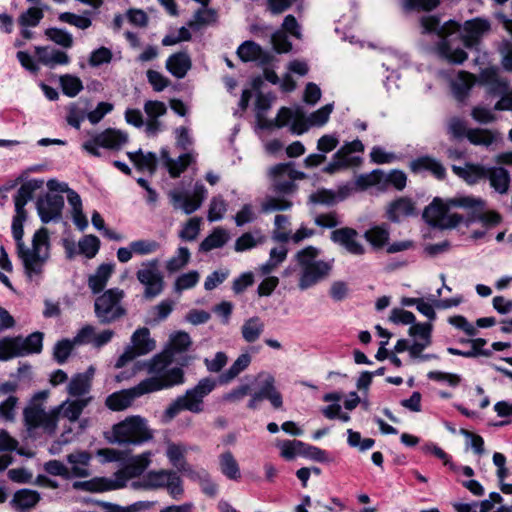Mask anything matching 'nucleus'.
Masks as SVG:
<instances>
[{
    "label": "nucleus",
    "mask_w": 512,
    "mask_h": 512,
    "mask_svg": "<svg viewBox=\"0 0 512 512\" xmlns=\"http://www.w3.org/2000/svg\"><path fill=\"white\" fill-rule=\"evenodd\" d=\"M421 25L424 33H436L440 38L438 52L441 57L453 64H461L467 59V53L461 48H454L449 37L454 33H460V37L467 48L475 47L481 38L490 30V22L483 18H474L464 22L461 26L454 20L440 24V20L434 16L423 17Z\"/></svg>",
    "instance_id": "obj_1"
},
{
    "label": "nucleus",
    "mask_w": 512,
    "mask_h": 512,
    "mask_svg": "<svg viewBox=\"0 0 512 512\" xmlns=\"http://www.w3.org/2000/svg\"><path fill=\"white\" fill-rule=\"evenodd\" d=\"M26 215L16 214L12 221V234L16 241L17 255L22 262L24 273L30 281L40 282L45 266L51 256V243L48 229H38L31 241V246L23 242V222Z\"/></svg>",
    "instance_id": "obj_2"
},
{
    "label": "nucleus",
    "mask_w": 512,
    "mask_h": 512,
    "mask_svg": "<svg viewBox=\"0 0 512 512\" xmlns=\"http://www.w3.org/2000/svg\"><path fill=\"white\" fill-rule=\"evenodd\" d=\"M486 202L481 197L472 195H457L447 200L434 198L424 209L423 219L432 227L439 229H452L464 221L458 213H450L451 208H462L469 211V215L478 210H484Z\"/></svg>",
    "instance_id": "obj_3"
},
{
    "label": "nucleus",
    "mask_w": 512,
    "mask_h": 512,
    "mask_svg": "<svg viewBox=\"0 0 512 512\" xmlns=\"http://www.w3.org/2000/svg\"><path fill=\"white\" fill-rule=\"evenodd\" d=\"M91 400L92 397L79 398L73 401L66 400L49 412L45 411L40 404H32L25 408L24 420L29 429L42 428L46 433L52 434L57 428L60 416L70 422H75Z\"/></svg>",
    "instance_id": "obj_4"
},
{
    "label": "nucleus",
    "mask_w": 512,
    "mask_h": 512,
    "mask_svg": "<svg viewBox=\"0 0 512 512\" xmlns=\"http://www.w3.org/2000/svg\"><path fill=\"white\" fill-rule=\"evenodd\" d=\"M185 382L182 368L173 367L163 378L149 377L142 380L137 386L114 392L106 399V405L113 411H121L128 408L132 402L144 394L171 388Z\"/></svg>",
    "instance_id": "obj_5"
},
{
    "label": "nucleus",
    "mask_w": 512,
    "mask_h": 512,
    "mask_svg": "<svg viewBox=\"0 0 512 512\" xmlns=\"http://www.w3.org/2000/svg\"><path fill=\"white\" fill-rule=\"evenodd\" d=\"M151 453L145 452L132 457L129 463L114 474L113 478H94L89 481L75 482V489L89 492H105L126 486L129 479L140 476L151 462Z\"/></svg>",
    "instance_id": "obj_6"
},
{
    "label": "nucleus",
    "mask_w": 512,
    "mask_h": 512,
    "mask_svg": "<svg viewBox=\"0 0 512 512\" xmlns=\"http://www.w3.org/2000/svg\"><path fill=\"white\" fill-rule=\"evenodd\" d=\"M320 250L307 246L295 254V260L301 268L298 287L307 290L327 278L332 270L333 261L317 260Z\"/></svg>",
    "instance_id": "obj_7"
},
{
    "label": "nucleus",
    "mask_w": 512,
    "mask_h": 512,
    "mask_svg": "<svg viewBox=\"0 0 512 512\" xmlns=\"http://www.w3.org/2000/svg\"><path fill=\"white\" fill-rule=\"evenodd\" d=\"M218 382L212 377H204L198 383L188 390L185 394L174 400L165 410V416L173 419L181 411L187 410L192 413H201L203 411V401L217 386Z\"/></svg>",
    "instance_id": "obj_8"
},
{
    "label": "nucleus",
    "mask_w": 512,
    "mask_h": 512,
    "mask_svg": "<svg viewBox=\"0 0 512 512\" xmlns=\"http://www.w3.org/2000/svg\"><path fill=\"white\" fill-rule=\"evenodd\" d=\"M132 487L145 490L165 488L175 500H179L184 494L183 481L173 470L149 471L138 481L132 482Z\"/></svg>",
    "instance_id": "obj_9"
},
{
    "label": "nucleus",
    "mask_w": 512,
    "mask_h": 512,
    "mask_svg": "<svg viewBox=\"0 0 512 512\" xmlns=\"http://www.w3.org/2000/svg\"><path fill=\"white\" fill-rule=\"evenodd\" d=\"M151 438L152 433L146 420L140 416H130L113 426L110 442L138 445Z\"/></svg>",
    "instance_id": "obj_10"
},
{
    "label": "nucleus",
    "mask_w": 512,
    "mask_h": 512,
    "mask_svg": "<svg viewBox=\"0 0 512 512\" xmlns=\"http://www.w3.org/2000/svg\"><path fill=\"white\" fill-rule=\"evenodd\" d=\"M124 291L119 288H111L98 296L94 302V312L101 324H110L126 314V309L121 301Z\"/></svg>",
    "instance_id": "obj_11"
},
{
    "label": "nucleus",
    "mask_w": 512,
    "mask_h": 512,
    "mask_svg": "<svg viewBox=\"0 0 512 512\" xmlns=\"http://www.w3.org/2000/svg\"><path fill=\"white\" fill-rule=\"evenodd\" d=\"M43 333L34 332L26 338H4L0 340V360L40 353L43 348Z\"/></svg>",
    "instance_id": "obj_12"
},
{
    "label": "nucleus",
    "mask_w": 512,
    "mask_h": 512,
    "mask_svg": "<svg viewBox=\"0 0 512 512\" xmlns=\"http://www.w3.org/2000/svg\"><path fill=\"white\" fill-rule=\"evenodd\" d=\"M274 191L281 194H292L297 190L296 180L307 178L304 172L294 168L293 162L279 163L268 169Z\"/></svg>",
    "instance_id": "obj_13"
},
{
    "label": "nucleus",
    "mask_w": 512,
    "mask_h": 512,
    "mask_svg": "<svg viewBox=\"0 0 512 512\" xmlns=\"http://www.w3.org/2000/svg\"><path fill=\"white\" fill-rule=\"evenodd\" d=\"M128 142V134L124 131L108 128L100 133L90 134V138L82 144L89 154L100 157V148L119 150Z\"/></svg>",
    "instance_id": "obj_14"
},
{
    "label": "nucleus",
    "mask_w": 512,
    "mask_h": 512,
    "mask_svg": "<svg viewBox=\"0 0 512 512\" xmlns=\"http://www.w3.org/2000/svg\"><path fill=\"white\" fill-rule=\"evenodd\" d=\"M256 380L258 381L259 387L256 391L251 393L247 407L251 410H256L260 402L268 400L275 409L281 408L283 399L281 393L275 386L274 376L268 372H261L258 374Z\"/></svg>",
    "instance_id": "obj_15"
},
{
    "label": "nucleus",
    "mask_w": 512,
    "mask_h": 512,
    "mask_svg": "<svg viewBox=\"0 0 512 512\" xmlns=\"http://www.w3.org/2000/svg\"><path fill=\"white\" fill-rule=\"evenodd\" d=\"M155 341L150 337L148 328H139L131 336V344L119 356L116 368H122L139 356L146 355L155 349Z\"/></svg>",
    "instance_id": "obj_16"
},
{
    "label": "nucleus",
    "mask_w": 512,
    "mask_h": 512,
    "mask_svg": "<svg viewBox=\"0 0 512 512\" xmlns=\"http://www.w3.org/2000/svg\"><path fill=\"white\" fill-rule=\"evenodd\" d=\"M137 280L144 285V297L155 298L160 295L164 288L163 276L158 270V260L152 259L141 264L136 273Z\"/></svg>",
    "instance_id": "obj_17"
},
{
    "label": "nucleus",
    "mask_w": 512,
    "mask_h": 512,
    "mask_svg": "<svg viewBox=\"0 0 512 512\" xmlns=\"http://www.w3.org/2000/svg\"><path fill=\"white\" fill-rule=\"evenodd\" d=\"M206 193L204 185L197 183L192 196L178 190L170 191L168 195L174 209L182 210L185 214L190 215L201 207Z\"/></svg>",
    "instance_id": "obj_18"
},
{
    "label": "nucleus",
    "mask_w": 512,
    "mask_h": 512,
    "mask_svg": "<svg viewBox=\"0 0 512 512\" xmlns=\"http://www.w3.org/2000/svg\"><path fill=\"white\" fill-rule=\"evenodd\" d=\"M330 239L351 255L362 256L365 254L366 249L358 240V232L353 228L342 227L335 229L331 232Z\"/></svg>",
    "instance_id": "obj_19"
},
{
    "label": "nucleus",
    "mask_w": 512,
    "mask_h": 512,
    "mask_svg": "<svg viewBox=\"0 0 512 512\" xmlns=\"http://www.w3.org/2000/svg\"><path fill=\"white\" fill-rule=\"evenodd\" d=\"M63 207L64 198L59 194L47 193L37 201V211L43 223L59 220Z\"/></svg>",
    "instance_id": "obj_20"
},
{
    "label": "nucleus",
    "mask_w": 512,
    "mask_h": 512,
    "mask_svg": "<svg viewBox=\"0 0 512 512\" xmlns=\"http://www.w3.org/2000/svg\"><path fill=\"white\" fill-rule=\"evenodd\" d=\"M35 54L38 62L50 69L70 63V57L66 52L51 46H35Z\"/></svg>",
    "instance_id": "obj_21"
},
{
    "label": "nucleus",
    "mask_w": 512,
    "mask_h": 512,
    "mask_svg": "<svg viewBox=\"0 0 512 512\" xmlns=\"http://www.w3.org/2000/svg\"><path fill=\"white\" fill-rule=\"evenodd\" d=\"M478 81L486 86L487 92L493 96L499 97L509 88L508 82L499 78L498 69L494 67L483 69Z\"/></svg>",
    "instance_id": "obj_22"
},
{
    "label": "nucleus",
    "mask_w": 512,
    "mask_h": 512,
    "mask_svg": "<svg viewBox=\"0 0 512 512\" xmlns=\"http://www.w3.org/2000/svg\"><path fill=\"white\" fill-rule=\"evenodd\" d=\"M364 145L359 139L343 144L335 153L334 156L344 164L345 169L356 167L360 164L361 158L355 156L354 153H362Z\"/></svg>",
    "instance_id": "obj_23"
},
{
    "label": "nucleus",
    "mask_w": 512,
    "mask_h": 512,
    "mask_svg": "<svg viewBox=\"0 0 512 512\" xmlns=\"http://www.w3.org/2000/svg\"><path fill=\"white\" fill-rule=\"evenodd\" d=\"M453 173L467 184L474 185L487 178L488 167L481 164L466 163L463 167L452 165Z\"/></svg>",
    "instance_id": "obj_24"
},
{
    "label": "nucleus",
    "mask_w": 512,
    "mask_h": 512,
    "mask_svg": "<svg viewBox=\"0 0 512 512\" xmlns=\"http://www.w3.org/2000/svg\"><path fill=\"white\" fill-rule=\"evenodd\" d=\"M409 168L413 173L429 171L437 179L442 180L446 176V169L440 161L431 156H421L409 163Z\"/></svg>",
    "instance_id": "obj_25"
},
{
    "label": "nucleus",
    "mask_w": 512,
    "mask_h": 512,
    "mask_svg": "<svg viewBox=\"0 0 512 512\" xmlns=\"http://www.w3.org/2000/svg\"><path fill=\"white\" fill-rule=\"evenodd\" d=\"M386 215L390 221L398 223L402 218L415 215V204L410 198L400 197L389 203Z\"/></svg>",
    "instance_id": "obj_26"
},
{
    "label": "nucleus",
    "mask_w": 512,
    "mask_h": 512,
    "mask_svg": "<svg viewBox=\"0 0 512 512\" xmlns=\"http://www.w3.org/2000/svg\"><path fill=\"white\" fill-rule=\"evenodd\" d=\"M239 58L244 62L259 61L261 64H268L272 56L263 51L260 45L253 41L243 42L237 49Z\"/></svg>",
    "instance_id": "obj_27"
},
{
    "label": "nucleus",
    "mask_w": 512,
    "mask_h": 512,
    "mask_svg": "<svg viewBox=\"0 0 512 512\" xmlns=\"http://www.w3.org/2000/svg\"><path fill=\"white\" fill-rule=\"evenodd\" d=\"M92 457L87 451H76L67 455V462L71 465V477L85 478L90 476L89 465Z\"/></svg>",
    "instance_id": "obj_28"
},
{
    "label": "nucleus",
    "mask_w": 512,
    "mask_h": 512,
    "mask_svg": "<svg viewBox=\"0 0 512 512\" xmlns=\"http://www.w3.org/2000/svg\"><path fill=\"white\" fill-rule=\"evenodd\" d=\"M191 66V58L186 52L175 53L166 60V69L178 79L184 78Z\"/></svg>",
    "instance_id": "obj_29"
},
{
    "label": "nucleus",
    "mask_w": 512,
    "mask_h": 512,
    "mask_svg": "<svg viewBox=\"0 0 512 512\" xmlns=\"http://www.w3.org/2000/svg\"><path fill=\"white\" fill-rule=\"evenodd\" d=\"M40 494L31 489H21L15 492L11 505L19 512H28L40 501Z\"/></svg>",
    "instance_id": "obj_30"
},
{
    "label": "nucleus",
    "mask_w": 512,
    "mask_h": 512,
    "mask_svg": "<svg viewBox=\"0 0 512 512\" xmlns=\"http://www.w3.org/2000/svg\"><path fill=\"white\" fill-rule=\"evenodd\" d=\"M219 470L224 477L231 481H239L241 479V470L238 461L233 453L229 450L224 451L218 457Z\"/></svg>",
    "instance_id": "obj_31"
},
{
    "label": "nucleus",
    "mask_w": 512,
    "mask_h": 512,
    "mask_svg": "<svg viewBox=\"0 0 512 512\" xmlns=\"http://www.w3.org/2000/svg\"><path fill=\"white\" fill-rule=\"evenodd\" d=\"M466 138L473 145L488 148L501 140V134L495 130L474 128L467 131Z\"/></svg>",
    "instance_id": "obj_32"
},
{
    "label": "nucleus",
    "mask_w": 512,
    "mask_h": 512,
    "mask_svg": "<svg viewBox=\"0 0 512 512\" xmlns=\"http://www.w3.org/2000/svg\"><path fill=\"white\" fill-rule=\"evenodd\" d=\"M114 270V264L103 263L88 278V287L94 294L100 293L107 285Z\"/></svg>",
    "instance_id": "obj_33"
},
{
    "label": "nucleus",
    "mask_w": 512,
    "mask_h": 512,
    "mask_svg": "<svg viewBox=\"0 0 512 512\" xmlns=\"http://www.w3.org/2000/svg\"><path fill=\"white\" fill-rule=\"evenodd\" d=\"M490 186L500 194H506L509 189L510 175L503 167H488L487 178Z\"/></svg>",
    "instance_id": "obj_34"
},
{
    "label": "nucleus",
    "mask_w": 512,
    "mask_h": 512,
    "mask_svg": "<svg viewBox=\"0 0 512 512\" xmlns=\"http://www.w3.org/2000/svg\"><path fill=\"white\" fill-rule=\"evenodd\" d=\"M475 82L476 79L473 74L465 71L459 72L457 77L451 83L454 97L458 101H463Z\"/></svg>",
    "instance_id": "obj_35"
},
{
    "label": "nucleus",
    "mask_w": 512,
    "mask_h": 512,
    "mask_svg": "<svg viewBox=\"0 0 512 512\" xmlns=\"http://www.w3.org/2000/svg\"><path fill=\"white\" fill-rule=\"evenodd\" d=\"M216 21V10L208 7H202L194 13L193 17L187 22V26L194 31H199L208 25L216 23Z\"/></svg>",
    "instance_id": "obj_36"
},
{
    "label": "nucleus",
    "mask_w": 512,
    "mask_h": 512,
    "mask_svg": "<svg viewBox=\"0 0 512 512\" xmlns=\"http://www.w3.org/2000/svg\"><path fill=\"white\" fill-rule=\"evenodd\" d=\"M250 362L249 354H241L228 370L219 375L217 382L221 385L229 384L249 366Z\"/></svg>",
    "instance_id": "obj_37"
},
{
    "label": "nucleus",
    "mask_w": 512,
    "mask_h": 512,
    "mask_svg": "<svg viewBox=\"0 0 512 512\" xmlns=\"http://www.w3.org/2000/svg\"><path fill=\"white\" fill-rule=\"evenodd\" d=\"M501 221L502 216L498 212L494 210L485 211L484 209L471 213L466 220V224L469 225L471 223L478 222L483 228L489 230L499 225Z\"/></svg>",
    "instance_id": "obj_38"
},
{
    "label": "nucleus",
    "mask_w": 512,
    "mask_h": 512,
    "mask_svg": "<svg viewBox=\"0 0 512 512\" xmlns=\"http://www.w3.org/2000/svg\"><path fill=\"white\" fill-rule=\"evenodd\" d=\"M127 156L136 165L139 170H147L154 174L157 168V156L153 152L143 153L141 149L128 152Z\"/></svg>",
    "instance_id": "obj_39"
},
{
    "label": "nucleus",
    "mask_w": 512,
    "mask_h": 512,
    "mask_svg": "<svg viewBox=\"0 0 512 512\" xmlns=\"http://www.w3.org/2000/svg\"><path fill=\"white\" fill-rule=\"evenodd\" d=\"M91 383L90 376L87 373H78L74 375L68 386L67 391L70 396L84 398L90 392Z\"/></svg>",
    "instance_id": "obj_40"
},
{
    "label": "nucleus",
    "mask_w": 512,
    "mask_h": 512,
    "mask_svg": "<svg viewBox=\"0 0 512 512\" xmlns=\"http://www.w3.org/2000/svg\"><path fill=\"white\" fill-rule=\"evenodd\" d=\"M171 363V356L165 353L155 355L152 359L147 361L144 365L149 374L154 375L153 377L163 378L165 374L170 371L166 370ZM173 368H171L172 370Z\"/></svg>",
    "instance_id": "obj_41"
},
{
    "label": "nucleus",
    "mask_w": 512,
    "mask_h": 512,
    "mask_svg": "<svg viewBox=\"0 0 512 512\" xmlns=\"http://www.w3.org/2000/svg\"><path fill=\"white\" fill-rule=\"evenodd\" d=\"M389 236L390 232L385 224L373 226L364 233V238L375 249L384 247L389 240Z\"/></svg>",
    "instance_id": "obj_42"
},
{
    "label": "nucleus",
    "mask_w": 512,
    "mask_h": 512,
    "mask_svg": "<svg viewBox=\"0 0 512 512\" xmlns=\"http://www.w3.org/2000/svg\"><path fill=\"white\" fill-rule=\"evenodd\" d=\"M186 449L184 446L169 443L166 450V456L170 464L179 472L188 469L189 464L185 460Z\"/></svg>",
    "instance_id": "obj_43"
},
{
    "label": "nucleus",
    "mask_w": 512,
    "mask_h": 512,
    "mask_svg": "<svg viewBox=\"0 0 512 512\" xmlns=\"http://www.w3.org/2000/svg\"><path fill=\"white\" fill-rule=\"evenodd\" d=\"M263 331L264 323L257 316L247 319L241 328L242 337L248 343L255 342L260 337Z\"/></svg>",
    "instance_id": "obj_44"
},
{
    "label": "nucleus",
    "mask_w": 512,
    "mask_h": 512,
    "mask_svg": "<svg viewBox=\"0 0 512 512\" xmlns=\"http://www.w3.org/2000/svg\"><path fill=\"white\" fill-rule=\"evenodd\" d=\"M191 259V252L185 246H180L175 254L166 261L165 268L169 273L183 269Z\"/></svg>",
    "instance_id": "obj_45"
},
{
    "label": "nucleus",
    "mask_w": 512,
    "mask_h": 512,
    "mask_svg": "<svg viewBox=\"0 0 512 512\" xmlns=\"http://www.w3.org/2000/svg\"><path fill=\"white\" fill-rule=\"evenodd\" d=\"M228 240L226 231L222 228H216L208 235L199 246L200 251L208 252L216 248L223 247Z\"/></svg>",
    "instance_id": "obj_46"
},
{
    "label": "nucleus",
    "mask_w": 512,
    "mask_h": 512,
    "mask_svg": "<svg viewBox=\"0 0 512 512\" xmlns=\"http://www.w3.org/2000/svg\"><path fill=\"white\" fill-rule=\"evenodd\" d=\"M59 81L63 93L68 97H75L83 89L82 81L74 75H62Z\"/></svg>",
    "instance_id": "obj_47"
},
{
    "label": "nucleus",
    "mask_w": 512,
    "mask_h": 512,
    "mask_svg": "<svg viewBox=\"0 0 512 512\" xmlns=\"http://www.w3.org/2000/svg\"><path fill=\"white\" fill-rule=\"evenodd\" d=\"M47 38L63 48L73 46V36L69 32L59 28H48L45 31Z\"/></svg>",
    "instance_id": "obj_48"
},
{
    "label": "nucleus",
    "mask_w": 512,
    "mask_h": 512,
    "mask_svg": "<svg viewBox=\"0 0 512 512\" xmlns=\"http://www.w3.org/2000/svg\"><path fill=\"white\" fill-rule=\"evenodd\" d=\"M73 340L62 339L53 348V357L58 364H64L69 358L74 346Z\"/></svg>",
    "instance_id": "obj_49"
},
{
    "label": "nucleus",
    "mask_w": 512,
    "mask_h": 512,
    "mask_svg": "<svg viewBox=\"0 0 512 512\" xmlns=\"http://www.w3.org/2000/svg\"><path fill=\"white\" fill-rule=\"evenodd\" d=\"M200 279V274L196 270L183 273L177 277L174 283V290L181 292L183 290L191 289L197 285Z\"/></svg>",
    "instance_id": "obj_50"
},
{
    "label": "nucleus",
    "mask_w": 512,
    "mask_h": 512,
    "mask_svg": "<svg viewBox=\"0 0 512 512\" xmlns=\"http://www.w3.org/2000/svg\"><path fill=\"white\" fill-rule=\"evenodd\" d=\"M384 174L381 170H373L370 173L360 174L355 180V186L361 190L378 185L382 182Z\"/></svg>",
    "instance_id": "obj_51"
},
{
    "label": "nucleus",
    "mask_w": 512,
    "mask_h": 512,
    "mask_svg": "<svg viewBox=\"0 0 512 512\" xmlns=\"http://www.w3.org/2000/svg\"><path fill=\"white\" fill-rule=\"evenodd\" d=\"M292 207V202L280 197H267L261 204L264 213L286 211Z\"/></svg>",
    "instance_id": "obj_52"
},
{
    "label": "nucleus",
    "mask_w": 512,
    "mask_h": 512,
    "mask_svg": "<svg viewBox=\"0 0 512 512\" xmlns=\"http://www.w3.org/2000/svg\"><path fill=\"white\" fill-rule=\"evenodd\" d=\"M371 161L376 164H392L401 160V156L388 152L380 146H374L370 152Z\"/></svg>",
    "instance_id": "obj_53"
},
{
    "label": "nucleus",
    "mask_w": 512,
    "mask_h": 512,
    "mask_svg": "<svg viewBox=\"0 0 512 512\" xmlns=\"http://www.w3.org/2000/svg\"><path fill=\"white\" fill-rule=\"evenodd\" d=\"M130 245L133 253L140 256L152 254L159 249V243L150 239L135 240Z\"/></svg>",
    "instance_id": "obj_54"
},
{
    "label": "nucleus",
    "mask_w": 512,
    "mask_h": 512,
    "mask_svg": "<svg viewBox=\"0 0 512 512\" xmlns=\"http://www.w3.org/2000/svg\"><path fill=\"white\" fill-rule=\"evenodd\" d=\"M78 247L80 253L84 254L87 258H93L99 250L100 241L94 235H87L79 241Z\"/></svg>",
    "instance_id": "obj_55"
},
{
    "label": "nucleus",
    "mask_w": 512,
    "mask_h": 512,
    "mask_svg": "<svg viewBox=\"0 0 512 512\" xmlns=\"http://www.w3.org/2000/svg\"><path fill=\"white\" fill-rule=\"evenodd\" d=\"M43 16V11L40 8L31 7L20 15L18 22L23 27H35Z\"/></svg>",
    "instance_id": "obj_56"
},
{
    "label": "nucleus",
    "mask_w": 512,
    "mask_h": 512,
    "mask_svg": "<svg viewBox=\"0 0 512 512\" xmlns=\"http://www.w3.org/2000/svg\"><path fill=\"white\" fill-rule=\"evenodd\" d=\"M32 198V189L27 185H22L14 196L16 214L26 215L25 206Z\"/></svg>",
    "instance_id": "obj_57"
},
{
    "label": "nucleus",
    "mask_w": 512,
    "mask_h": 512,
    "mask_svg": "<svg viewBox=\"0 0 512 512\" xmlns=\"http://www.w3.org/2000/svg\"><path fill=\"white\" fill-rule=\"evenodd\" d=\"M226 211L227 204L225 200L220 196L213 197L209 205L208 220L210 222L219 221L223 218Z\"/></svg>",
    "instance_id": "obj_58"
},
{
    "label": "nucleus",
    "mask_w": 512,
    "mask_h": 512,
    "mask_svg": "<svg viewBox=\"0 0 512 512\" xmlns=\"http://www.w3.org/2000/svg\"><path fill=\"white\" fill-rule=\"evenodd\" d=\"M191 344L192 341L189 334L184 331H178L170 336V347L173 352H184Z\"/></svg>",
    "instance_id": "obj_59"
},
{
    "label": "nucleus",
    "mask_w": 512,
    "mask_h": 512,
    "mask_svg": "<svg viewBox=\"0 0 512 512\" xmlns=\"http://www.w3.org/2000/svg\"><path fill=\"white\" fill-rule=\"evenodd\" d=\"M281 456L287 460H292L296 455L303 453L304 443L297 440H286L279 445Z\"/></svg>",
    "instance_id": "obj_60"
},
{
    "label": "nucleus",
    "mask_w": 512,
    "mask_h": 512,
    "mask_svg": "<svg viewBox=\"0 0 512 512\" xmlns=\"http://www.w3.org/2000/svg\"><path fill=\"white\" fill-rule=\"evenodd\" d=\"M112 57V51L109 48L102 46L91 52L88 63L92 67H99L100 65L110 63Z\"/></svg>",
    "instance_id": "obj_61"
},
{
    "label": "nucleus",
    "mask_w": 512,
    "mask_h": 512,
    "mask_svg": "<svg viewBox=\"0 0 512 512\" xmlns=\"http://www.w3.org/2000/svg\"><path fill=\"white\" fill-rule=\"evenodd\" d=\"M200 224V218H190L183 229L179 232V237L185 241H194L200 232Z\"/></svg>",
    "instance_id": "obj_62"
},
{
    "label": "nucleus",
    "mask_w": 512,
    "mask_h": 512,
    "mask_svg": "<svg viewBox=\"0 0 512 512\" xmlns=\"http://www.w3.org/2000/svg\"><path fill=\"white\" fill-rule=\"evenodd\" d=\"M333 111V104L329 103L310 114L308 122L310 126H323L329 120L330 114Z\"/></svg>",
    "instance_id": "obj_63"
},
{
    "label": "nucleus",
    "mask_w": 512,
    "mask_h": 512,
    "mask_svg": "<svg viewBox=\"0 0 512 512\" xmlns=\"http://www.w3.org/2000/svg\"><path fill=\"white\" fill-rule=\"evenodd\" d=\"M228 363V356L226 353L219 351L213 358H205L204 365L210 373H219Z\"/></svg>",
    "instance_id": "obj_64"
}]
</instances>
